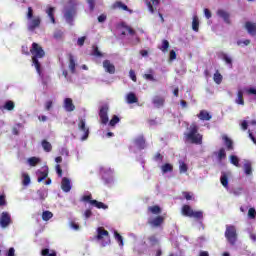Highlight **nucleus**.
Here are the masks:
<instances>
[{
	"label": "nucleus",
	"instance_id": "obj_1",
	"mask_svg": "<svg viewBox=\"0 0 256 256\" xmlns=\"http://www.w3.org/2000/svg\"><path fill=\"white\" fill-rule=\"evenodd\" d=\"M184 139L192 145H203V135L199 133V126L193 122L188 128V132L184 133Z\"/></svg>",
	"mask_w": 256,
	"mask_h": 256
},
{
	"label": "nucleus",
	"instance_id": "obj_2",
	"mask_svg": "<svg viewBox=\"0 0 256 256\" xmlns=\"http://www.w3.org/2000/svg\"><path fill=\"white\" fill-rule=\"evenodd\" d=\"M30 53L32 55V65H34L38 75H41V63L39 59H43L45 57V50L38 43H32V47L30 49Z\"/></svg>",
	"mask_w": 256,
	"mask_h": 256
},
{
	"label": "nucleus",
	"instance_id": "obj_3",
	"mask_svg": "<svg viewBox=\"0 0 256 256\" xmlns=\"http://www.w3.org/2000/svg\"><path fill=\"white\" fill-rule=\"evenodd\" d=\"M26 19L29 20L27 25L28 31H35V29L41 27V16H33V7H28Z\"/></svg>",
	"mask_w": 256,
	"mask_h": 256
},
{
	"label": "nucleus",
	"instance_id": "obj_4",
	"mask_svg": "<svg viewBox=\"0 0 256 256\" xmlns=\"http://www.w3.org/2000/svg\"><path fill=\"white\" fill-rule=\"evenodd\" d=\"M181 214L184 217H190V219H195L196 221H203V211H194L189 205L184 204L181 208Z\"/></svg>",
	"mask_w": 256,
	"mask_h": 256
},
{
	"label": "nucleus",
	"instance_id": "obj_5",
	"mask_svg": "<svg viewBox=\"0 0 256 256\" xmlns=\"http://www.w3.org/2000/svg\"><path fill=\"white\" fill-rule=\"evenodd\" d=\"M69 7L66 8V11L64 13V17L67 21V23H72L73 22V17L77 14V3L75 1L70 0L68 1Z\"/></svg>",
	"mask_w": 256,
	"mask_h": 256
},
{
	"label": "nucleus",
	"instance_id": "obj_6",
	"mask_svg": "<svg viewBox=\"0 0 256 256\" xmlns=\"http://www.w3.org/2000/svg\"><path fill=\"white\" fill-rule=\"evenodd\" d=\"M81 201L84 203H90V205H93V207H96V209H109V206H107L105 203L93 200V195L91 194L82 196Z\"/></svg>",
	"mask_w": 256,
	"mask_h": 256
},
{
	"label": "nucleus",
	"instance_id": "obj_7",
	"mask_svg": "<svg viewBox=\"0 0 256 256\" xmlns=\"http://www.w3.org/2000/svg\"><path fill=\"white\" fill-rule=\"evenodd\" d=\"M225 237L230 245H234L237 242V229H235V226L226 227Z\"/></svg>",
	"mask_w": 256,
	"mask_h": 256
},
{
	"label": "nucleus",
	"instance_id": "obj_8",
	"mask_svg": "<svg viewBox=\"0 0 256 256\" xmlns=\"http://www.w3.org/2000/svg\"><path fill=\"white\" fill-rule=\"evenodd\" d=\"M96 239L98 241H102V239H106V242L103 243V247H105V245H109V243H111V238L109 236V231L105 230V228H103V227H98L97 228Z\"/></svg>",
	"mask_w": 256,
	"mask_h": 256
},
{
	"label": "nucleus",
	"instance_id": "obj_9",
	"mask_svg": "<svg viewBox=\"0 0 256 256\" xmlns=\"http://www.w3.org/2000/svg\"><path fill=\"white\" fill-rule=\"evenodd\" d=\"M78 129L79 131H82V133H84L81 140L87 141V139H89V127H87V123L85 122V119L83 118L79 119Z\"/></svg>",
	"mask_w": 256,
	"mask_h": 256
},
{
	"label": "nucleus",
	"instance_id": "obj_10",
	"mask_svg": "<svg viewBox=\"0 0 256 256\" xmlns=\"http://www.w3.org/2000/svg\"><path fill=\"white\" fill-rule=\"evenodd\" d=\"M99 117L102 125H107L109 123V106L104 105L100 108Z\"/></svg>",
	"mask_w": 256,
	"mask_h": 256
},
{
	"label": "nucleus",
	"instance_id": "obj_11",
	"mask_svg": "<svg viewBox=\"0 0 256 256\" xmlns=\"http://www.w3.org/2000/svg\"><path fill=\"white\" fill-rule=\"evenodd\" d=\"M8 225H11V214L8 212H2L0 216V227L2 229H7Z\"/></svg>",
	"mask_w": 256,
	"mask_h": 256
},
{
	"label": "nucleus",
	"instance_id": "obj_12",
	"mask_svg": "<svg viewBox=\"0 0 256 256\" xmlns=\"http://www.w3.org/2000/svg\"><path fill=\"white\" fill-rule=\"evenodd\" d=\"M63 107L67 113H71L75 111V104H73V99L71 98H65Z\"/></svg>",
	"mask_w": 256,
	"mask_h": 256
},
{
	"label": "nucleus",
	"instance_id": "obj_13",
	"mask_svg": "<svg viewBox=\"0 0 256 256\" xmlns=\"http://www.w3.org/2000/svg\"><path fill=\"white\" fill-rule=\"evenodd\" d=\"M149 225L151 227H161L165 223V216H156L154 219L150 220Z\"/></svg>",
	"mask_w": 256,
	"mask_h": 256
},
{
	"label": "nucleus",
	"instance_id": "obj_14",
	"mask_svg": "<svg viewBox=\"0 0 256 256\" xmlns=\"http://www.w3.org/2000/svg\"><path fill=\"white\" fill-rule=\"evenodd\" d=\"M103 68L105 69L106 73L110 75H115V65L111 63L110 60L103 61Z\"/></svg>",
	"mask_w": 256,
	"mask_h": 256
},
{
	"label": "nucleus",
	"instance_id": "obj_15",
	"mask_svg": "<svg viewBox=\"0 0 256 256\" xmlns=\"http://www.w3.org/2000/svg\"><path fill=\"white\" fill-rule=\"evenodd\" d=\"M61 189L64 193H69V191H71V180L69 178H62Z\"/></svg>",
	"mask_w": 256,
	"mask_h": 256
},
{
	"label": "nucleus",
	"instance_id": "obj_16",
	"mask_svg": "<svg viewBox=\"0 0 256 256\" xmlns=\"http://www.w3.org/2000/svg\"><path fill=\"white\" fill-rule=\"evenodd\" d=\"M134 145H136V147H138V149H140V150L145 149V147H147L145 137L143 135H141V136H138L137 138H135Z\"/></svg>",
	"mask_w": 256,
	"mask_h": 256
},
{
	"label": "nucleus",
	"instance_id": "obj_17",
	"mask_svg": "<svg viewBox=\"0 0 256 256\" xmlns=\"http://www.w3.org/2000/svg\"><path fill=\"white\" fill-rule=\"evenodd\" d=\"M112 9H121V11H128L129 13H133V10H130L129 7L121 1L114 2Z\"/></svg>",
	"mask_w": 256,
	"mask_h": 256
},
{
	"label": "nucleus",
	"instance_id": "obj_18",
	"mask_svg": "<svg viewBox=\"0 0 256 256\" xmlns=\"http://www.w3.org/2000/svg\"><path fill=\"white\" fill-rule=\"evenodd\" d=\"M217 15H218V17H221V19H223L224 22L227 23L228 25L231 24L230 15L227 11H225L223 9H219L217 11Z\"/></svg>",
	"mask_w": 256,
	"mask_h": 256
},
{
	"label": "nucleus",
	"instance_id": "obj_19",
	"mask_svg": "<svg viewBox=\"0 0 256 256\" xmlns=\"http://www.w3.org/2000/svg\"><path fill=\"white\" fill-rule=\"evenodd\" d=\"M152 103L157 107V109H160V107H163V105H165V98L163 96H154L152 99Z\"/></svg>",
	"mask_w": 256,
	"mask_h": 256
},
{
	"label": "nucleus",
	"instance_id": "obj_20",
	"mask_svg": "<svg viewBox=\"0 0 256 256\" xmlns=\"http://www.w3.org/2000/svg\"><path fill=\"white\" fill-rule=\"evenodd\" d=\"M245 29L247 30L249 35H256V23L250 21L246 22Z\"/></svg>",
	"mask_w": 256,
	"mask_h": 256
},
{
	"label": "nucleus",
	"instance_id": "obj_21",
	"mask_svg": "<svg viewBox=\"0 0 256 256\" xmlns=\"http://www.w3.org/2000/svg\"><path fill=\"white\" fill-rule=\"evenodd\" d=\"M126 102L128 105H133V103H139V98H137V95L135 93L130 92L126 96Z\"/></svg>",
	"mask_w": 256,
	"mask_h": 256
},
{
	"label": "nucleus",
	"instance_id": "obj_22",
	"mask_svg": "<svg viewBox=\"0 0 256 256\" xmlns=\"http://www.w3.org/2000/svg\"><path fill=\"white\" fill-rule=\"evenodd\" d=\"M200 121H211V114H209L206 110H201L200 113L197 115Z\"/></svg>",
	"mask_w": 256,
	"mask_h": 256
},
{
	"label": "nucleus",
	"instance_id": "obj_23",
	"mask_svg": "<svg viewBox=\"0 0 256 256\" xmlns=\"http://www.w3.org/2000/svg\"><path fill=\"white\" fill-rule=\"evenodd\" d=\"M0 109L1 111H3V109L6 111H13V109H15V102L8 100L3 106H0Z\"/></svg>",
	"mask_w": 256,
	"mask_h": 256
},
{
	"label": "nucleus",
	"instance_id": "obj_24",
	"mask_svg": "<svg viewBox=\"0 0 256 256\" xmlns=\"http://www.w3.org/2000/svg\"><path fill=\"white\" fill-rule=\"evenodd\" d=\"M41 145H42V149H44L46 153H51V151H53V145H51L49 141L42 140Z\"/></svg>",
	"mask_w": 256,
	"mask_h": 256
},
{
	"label": "nucleus",
	"instance_id": "obj_25",
	"mask_svg": "<svg viewBox=\"0 0 256 256\" xmlns=\"http://www.w3.org/2000/svg\"><path fill=\"white\" fill-rule=\"evenodd\" d=\"M220 183L223 185L225 188L229 187V176L227 173L222 172V175L220 177Z\"/></svg>",
	"mask_w": 256,
	"mask_h": 256
},
{
	"label": "nucleus",
	"instance_id": "obj_26",
	"mask_svg": "<svg viewBox=\"0 0 256 256\" xmlns=\"http://www.w3.org/2000/svg\"><path fill=\"white\" fill-rule=\"evenodd\" d=\"M148 211L150 213H152V215H161V206L159 205H154V206H150L148 207Z\"/></svg>",
	"mask_w": 256,
	"mask_h": 256
},
{
	"label": "nucleus",
	"instance_id": "obj_27",
	"mask_svg": "<svg viewBox=\"0 0 256 256\" xmlns=\"http://www.w3.org/2000/svg\"><path fill=\"white\" fill-rule=\"evenodd\" d=\"M235 103L237 105H245V99L243 98V90H238Z\"/></svg>",
	"mask_w": 256,
	"mask_h": 256
},
{
	"label": "nucleus",
	"instance_id": "obj_28",
	"mask_svg": "<svg viewBox=\"0 0 256 256\" xmlns=\"http://www.w3.org/2000/svg\"><path fill=\"white\" fill-rule=\"evenodd\" d=\"M49 177V170L44 171H38V183H41V181H45Z\"/></svg>",
	"mask_w": 256,
	"mask_h": 256
},
{
	"label": "nucleus",
	"instance_id": "obj_29",
	"mask_svg": "<svg viewBox=\"0 0 256 256\" xmlns=\"http://www.w3.org/2000/svg\"><path fill=\"white\" fill-rule=\"evenodd\" d=\"M228 151H233V140H231L230 138L227 137V135H224L222 137Z\"/></svg>",
	"mask_w": 256,
	"mask_h": 256
},
{
	"label": "nucleus",
	"instance_id": "obj_30",
	"mask_svg": "<svg viewBox=\"0 0 256 256\" xmlns=\"http://www.w3.org/2000/svg\"><path fill=\"white\" fill-rule=\"evenodd\" d=\"M213 80L216 85H221V83H223V75L219 73V70H216V72L214 73Z\"/></svg>",
	"mask_w": 256,
	"mask_h": 256
},
{
	"label": "nucleus",
	"instance_id": "obj_31",
	"mask_svg": "<svg viewBox=\"0 0 256 256\" xmlns=\"http://www.w3.org/2000/svg\"><path fill=\"white\" fill-rule=\"evenodd\" d=\"M69 69L71 71V73H75V56H73V54H69Z\"/></svg>",
	"mask_w": 256,
	"mask_h": 256
},
{
	"label": "nucleus",
	"instance_id": "obj_32",
	"mask_svg": "<svg viewBox=\"0 0 256 256\" xmlns=\"http://www.w3.org/2000/svg\"><path fill=\"white\" fill-rule=\"evenodd\" d=\"M46 13L48 15V17L51 20V23H53V25H55V8L54 7H50L46 10Z\"/></svg>",
	"mask_w": 256,
	"mask_h": 256
},
{
	"label": "nucleus",
	"instance_id": "obj_33",
	"mask_svg": "<svg viewBox=\"0 0 256 256\" xmlns=\"http://www.w3.org/2000/svg\"><path fill=\"white\" fill-rule=\"evenodd\" d=\"M221 58L223 61H225L226 65L230 66V69H233V59H231V57H229L226 53H222Z\"/></svg>",
	"mask_w": 256,
	"mask_h": 256
},
{
	"label": "nucleus",
	"instance_id": "obj_34",
	"mask_svg": "<svg viewBox=\"0 0 256 256\" xmlns=\"http://www.w3.org/2000/svg\"><path fill=\"white\" fill-rule=\"evenodd\" d=\"M192 29L195 31V33H199V17L197 16H193Z\"/></svg>",
	"mask_w": 256,
	"mask_h": 256
},
{
	"label": "nucleus",
	"instance_id": "obj_35",
	"mask_svg": "<svg viewBox=\"0 0 256 256\" xmlns=\"http://www.w3.org/2000/svg\"><path fill=\"white\" fill-rule=\"evenodd\" d=\"M179 171L181 174L187 173V171H189V166H187V163L180 160L179 161Z\"/></svg>",
	"mask_w": 256,
	"mask_h": 256
},
{
	"label": "nucleus",
	"instance_id": "obj_36",
	"mask_svg": "<svg viewBox=\"0 0 256 256\" xmlns=\"http://www.w3.org/2000/svg\"><path fill=\"white\" fill-rule=\"evenodd\" d=\"M158 49H160L162 53H167L169 51V42L167 40H162V45L158 46Z\"/></svg>",
	"mask_w": 256,
	"mask_h": 256
},
{
	"label": "nucleus",
	"instance_id": "obj_37",
	"mask_svg": "<svg viewBox=\"0 0 256 256\" xmlns=\"http://www.w3.org/2000/svg\"><path fill=\"white\" fill-rule=\"evenodd\" d=\"M161 169H162V173H172L173 166L172 164L165 163L164 165H162Z\"/></svg>",
	"mask_w": 256,
	"mask_h": 256
},
{
	"label": "nucleus",
	"instance_id": "obj_38",
	"mask_svg": "<svg viewBox=\"0 0 256 256\" xmlns=\"http://www.w3.org/2000/svg\"><path fill=\"white\" fill-rule=\"evenodd\" d=\"M42 219H43V221H49L50 219H53V212H51V211H44L42 213Z\"/></svg>",
	"mask_w": 256,
	"mask_h": 256
},
{
	"label": "nucleus",
	"instance_id": "obj_39",
	"mask_svg": "<svg viewBox=\"0 0 256 256\" xmlns=\"http://www.w3.org/2000/svg\"><path fill=\"white\" fill-rule=\"evenodd\" d=\"M40 161L41 160L37 157H31L28 159V163H29V165H31V167H37V165H39Z\"/></svg>",
	"mask_w": 256,
	"mask_h": 256
},
{
	"label": "nucleus",
	"instance_id": "obj_40",
	"mask_svg": "<svg viewBox=\"0 0 256 256\" xmlns=\"http://www.w3.org/2000/svg\"><path fill=\"white\" fill-rule=\"evenodd\" d=\"M244 171L246 175H251L253 173V168L251 167V162H247L244 164Z\"/></svg>",
	"mask_w": 256,
	"mask_h": 256
},
{
	"label": "nucleus",
	"instance_id": "obj_41",
	"mask_svg": "<svg viewBox=\"0 0 256 256\" xmlns=\"http://www.w3.org/2000/svg\"><path fill=\"white\" fill-rule=\"evenodd\" d=\"M120 121H121V119H119V116L114 115L112 117V119L110 120L109 125H110V127H115L117 125V123H119Z\"/></svg>",
	"mask_w": 256,
	"mask_h": 256
},
{
	"label": "nucleus",
	"instance_id": "obj_42",
	"mask_svg": "<svg viewBox=\"0 0 256 256\" xmlns=\"http://www.w3.org/2000/svg\"><path fill=\"white\" fill-rule=\"evenodd\" d=\"M41 255L42 256H57V252L52 251L51 253H49V248H45L41 251Z\"/></svg>",
	"mask_w": 256,
	"mask_h": 256
},
{
	"label": "nucleus",
	"instance_id": "obj_43",
	"mask_svg": "<svg viewBox=\"0 0 256 256\" xmlns=\"http://www.w3.org/2000/svg\"><path fill=\"white\" fill-rule=\"evenodd\" d=\"M230 163L234 165L235 167H239V157L236 155H231L230 156Z\"/></svg>",
	"mask_w": 256,
	"mask_h": 256
},
{
	"label": "nucleus",
	"instance_id": "obj_44",
	"mask_svg": "<svg viewBox=\"0 0 256 256\" xmlns=\"http://www.w3.org/2000/svg\"><path fill=\"white\" fill-rule=\"evenodd\" d=\"M92 55L94 57H99L100 59H101V57H103V53L101 51H99V47H97V46H93Z\"/></svg>",
	"mask_w": 256,
	"mask_h": 256
},
{
	"label": "nucleus",
	"instance_id": "obj_45",
	"mask_svg": "<svg viewBox=\"0 0 256 256\" xmlns=\"http://www.w3.org/2000/svg\"><path fill=\"white\" fill-rule=\"evenodd\" d=\"M114 237H115L116 241L119 243V245L121 247H123V236H121V234H119V232L115 231Z\"/></svg>",
	"mask_w": 256,
	"mask_h": 256
},
{
	"label": "nucleus",
	"instance_id": "obj_46",
	"mask_svg": "<svg viewBox=\"0 0 256 256\" xmlns=\"http://www.w3.org/2000/svg\"><path fill=\"white\" fill-rule=\"evenodd\" d=\"M227 157V153L225 152V148H221L218 152L219 161H223Z\"/></svg>",
	"mask_w": 256,
	"mask_h": 256
},
{
	"label": "nucleus",
	"instance_id": "obj_47",
	"mask_svg": "<svg viewBox=\"0 0 256 256\" xmlns=\"http://www.w3.org/2000/svg\"><path fill=\"white\" fill-rule=\"evenodd\" d=\"M23 185L27 187L29 183H31V177H29V174H23Z\"/></svg>",
	"mask_w": 256,
	"mask_h": 256
},
{
	"label": "nucleus",
	"instance_id": "obj_48",
	"mask_svg": "<svg viewBox=\"0 0 256 256\" xmlns=\"http://www.w3.org/2000/svg\"><path fill=\"white\" fill-rule=\"evenodd\" d=\"M251 44V40H249V39H246V40H238L237 41V45L239 46V47H243V45H245V46H247V45H250Z\"/></svg>",
	"mask_w": 256,
	"mask_h": 256
},
{
	"label": "nucleus",
	"instance_id": "obj_49",
	"mask_svg": "<svg viewBox=\"0 0 256 256\" xmlns=\"http://www.w3.org/2000/svg\"><path fill=\"white\" fill-rule=\"evenodd\" d=\"M182 195L186 201H191L193 199V194H191V192L184 191L182 192Z\"/></svg>",
	"mask_w": 256,
	"mask_h": 256
},
{
	"label": "nucleus",
	"instance_id": "obj_50",
	"mask_svg": "<svg viewBox=\"0 0 256 256\" xmlns=\"http://www.w3.org/2000/svg\"><path fill=\"white\" fill-rule=\"evenodd\" d=\"M248 217L250 219H255V217H256V210H255V208H250L248 210Z\"/></svg>",
	"mask_w": 256,
	"mask_h": 256
},
{
	"label": "nucleus",
	"instance_id": "obj_51",
	"mask_svg": "<svg viewBox=\"0 0 256 256\" xmlns=\"http://www.w3.org/2000/svg\"><path fill=\"white\" fill-rule=\"evenodd\" d=\"M51 109H53V100H48L45 103V110L51 111Z\"/></svg>",
	"mask_w": 256,
	"mask_h": 256
},
{
	"label": "nucleus",
	"instance_id": "obj_52",
	"mask_svg": "<svg viewBox=\"0 0 256 256\" xmlns=\"http://www.w3.org/2000/svg\"><path fill=\"white\" fill-rule=\"evenodd\" d=\"M87 39V37H85V36H82V37H80V38H78V40H77V45L79 46V47H83V45H85V40Z\"/></svg>",
	"mask_w": 256,
	"mask_h": 256
},
{
	"label": "nucleus",
	"instance_id": "obj_53",
	"mask_svg": "<svg viewBox=\"0 0 256 256\" xmlns=\"http://www.w3.org/2000/svg\"><path fill=\"white\" fill-rule=\"evenodd\" d=\"M55 169L58 177H63V169H61V165L57 164Z\"/></svg>",
	"mask_w": 256,
	"mask_h": 256
},
{
	"label": "nucleus",
	"instance_id": "obj_54",
	"mask_svg": "<svg viewBox=\"0 0 256 256\" xmlns=\"http://www.w3.org/2000/svg\"><path fill=\"white\" fill-rule=\"evenodd\" d=\"M129 76H130V79H132V81H134V83H137V75L135 74V71L130 70Z\"/></svg>",
	"mask_w": 256,
	"mask_h": 256
},
{
	"label": "nucleus",
	"instance_id": "obj_55",
	"mask_svg": "<svg viewBox=\"0 0 256 256\" xmlns=\"http://www.w3.org/2000/svg\"><path fill=\"white\" fill-rule=\"evenodd\" d=\"M90 11H95V0H87Z\"/></svg>",
	"mask_w": 256,
	"mask_h": 256
},
{
	"label": "nucleus",
	"instance_id": "obj_56",
	"mask_svg": "<svg viewBox=\"0 0 256 256\" xmlns=\"http://www.w3.org/2000/svg\"><path fill=\"white\" fill-rule=\"evenodd\" d=\"M169 59L170 61H175V59H177V53L175 52V50L170 51Z\"/></svg>",
	"mask_w": 256,
	"mask_h": 256
},
{
	"label": "nucleus",
	"instance_id": "obj_57",
	"mask_svg": "<svg viewBox=\"0 0 256 256\" xmlns=\"http://www.w3.org/2000/svg\"><path fill=\"white\" fill-rule=\"evenodd\" d=\"M7 205V200H5V194L0 195V207Z\"/></svg>",
	"mask_w": 256,
	"mask_h": 256
},
{
	"label": "nucleus",
	"instance_id": "obj_58",
	"mask_svg": "<svg viewBox=\"0 0 256 256\" xmlns=\"http://www.w3.org/2000/svg\"><path fill=\"white\" fill-rule=\"evenodd\" d=\"M63 37V32L61 30H57L54 33V39H61Z\"/></svg>",
	"mask_w": 256,
	"mask_h": 256
},
{
	"label": "nucleus",
	"instance_id": "obj_59",
	"mask_svg": "<svg viewBox=\"0 0 256 256\" xmlns=\"http://www.w3.org/2000/svg\"><path fill=\"white\" fill-rule=\"evenodd\" d=\"M105 21H107V15L101 14L100 16H98L99 23H105Z\"/></svg>",
	"mask_w": 256,
	"mask_h": 256
},
{
	"label": "nucleus",
	"instance_id": "obj_60",
	"mask_svg": "<svg viewBox=\"0 0 256 256\" xmlns=\"http://www.w3.org/2000/svg\"><path fill=\"white\" fill-rule=\"evenodd\" d=\"M144 79H146V81H155L153 74H144Z\"/></svg>",
	"mask_w": 256,
	"mask_h": 256
},
{
	"label": "nucleus",
	"instance_id": "obj_61",
	"mask_svg": "<svg viewBox=\"0 0 256 256\" xmlns=\"http://www.w3.org/2000/svg\"><path fill=\"white\" fill-rule=\"evenodd\" d=\"M154 161H163V156L161 153L157 152L155 155H154Z\"/></svg>",
	"mask_w": 256,
	"mask_h": 256
},
{
	"label": "nucleus",
	"instance_id": "obj_62",
	"mask_svg": "<svg viewBox=\"0 0 256 256\" xmlns=\"http://www.w3.org/2000/svg\"><path fill=\"white\" fill-rule=\"evenodd\" d=\"M204 15H205L206 19H211V10L205 8L204 9Z\"/></svg>",
	"mask_w": 256,
	"mask_h": 256
},
{
	"label": "nucleus",
	"instance_id": "obj_63",
	"mask_svg": "<svg viewBox=\"0 0 256 256\" xmlns=\"http://www.w3.org/2000/svg\"><path fill=\"white\" fill-rule=\"evenodd\" d=\"M91 215H93V212H91L90 209L85 210V212H84V217H85L86 219H89V217H91Z\"/></svg>",
	"mask_w": 256,
	"mask_h": 256
},
{
	"label": "nucleus",
	"instance_id": "obj_64",
	"mask_svg": "<svg viewBox=\"0 0 256 256\" xmlns=\"http://www.w3.org/2000/svg\"><path fill=\"white\" fill-rule=\"evenodd\" d=\"M126 31H128L129 35H135V30L130 26H125Z\"/></svg>",
	"mask_w": 256,
	"mask_h": 256
}]
</instances>
